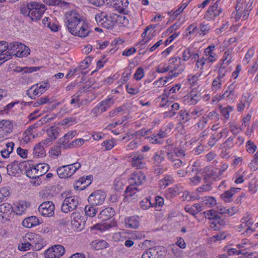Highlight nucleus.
I'll use <instances>...</instances> for the list:
<instances>
[{
  "label": "nucleus",
  "mask_w": 258,
  "mask_h": 258,
  "mask_svg": "<svg viewBox=\"0 0 258 258\" xmlns=\"http://www.w3.org/2000/svg\"><path fill=\"white\" fill-rule=\"evenodd\" d=\"M67 27L73 35L80 37L87 36L90 32L87 25L82 21L80 15L75 10L66 12Z\"/></svg>",
  "instance_id": "f257e3e1"
},
{
  "label": "nucleus",
  "mask_w": 258,
  "mask_h": 258,
  "mask_svg": "<svg viewBox=\"0 0 258 258\" xmlns=\"http://www.w3.org/2000/svg\"><path fill=\"white\" fill-rule=\"evenodd\" d=\"M146 180V176L141 171L134 172L130 178V184L126 189V192L128 196L132 197L139 189L136 186L142 184Z\"/></svg>",
  "instance_id": "f03ea898"
},
{
  "label": "nucleus",
  "mask_w": 258,
  "mask_h": 258,
  "mask_svg": "<svg viewBox=\"0 0 258 258\" xmlns=\"http://www.w3.org/2000/svg\"><path fill=\"white\" fill-rule=\"evenodd\" d=\"M49 169V166L45 163H39L36 165L28 161L25 173L30 178H36L45 174Z\"/></svg>",
  "instance_id": "7ed1b4c3"
},
{
  "label": "nucleus",
  "mask_w": 258,
  "mask_h": 258,
  "mask_svg": "<svg viewBox=\"0 0 258 258\" xmlns=\"http://www.w3.org/2000/svg\"><path fill=\"white\" fill-rule=\"evenodd\" d=\"M113 13L108 16L105 12H98L96 14L95 19L97 24L102 27L109 29L114 27Z\"/></svg>",
  "instance_id": "20e7f679"
},
{
  "label": "nucleus",
  "mask_w": 258,
  "mask_h": 258,
  "mask_svg": "<svg viewBox=\"0 0 258 258\" xmlns=\"http://www.w3.org/2000/svg\"><path fill=\"white\" fill-rule=\"evenodd\" d=\"M28 161L15 160L7 166L8 173L13 176L25 173Z\"/></svg>",
  "instance_id": "39448f33"
},
{
  "label": "nucleus",
  "mask_w": 258,
  "mask_h": 258,
  "mask_svg": "<svg viewBox=\"0 0 258 258\" xmlns=\"http://www.w3.org/2000/svg\"><path fill=\"white\" fill-rule=\"evenodd\" d=\"M80 167L81 164L79 162L63 165L57 169V174L60 178H68L72 176Z\"/></svg>",
  "instance_id": "423d86ee"
},
{
  "label": "nucleus",
  "mask_w": 258,
  "mask_h": 258,
  "mask_svg": "<svg viewBox=\"0 0 258 258\" xmlns=\"http://www.w3.org/2000/svg\"><path fill=\"white\" fill-rule=\"evenodd\" d=\"M30 7L31 8L30 19L32 21H37L40 19L46 10L44 5L36 2H31Z\"/></svg>",
  "instance_id": "0eeeda50"
},
{
  "label": "nucleus",
  "mask_w": 258,
  "mask_h": 258,
  "mask_svg": "<svg viewBox=\"0 0 258 258\" xmlns=\"http://www.w3.org/2000/svg\"><path fill=\"white\" fill-rule=\"evenodd\" d=\"M79 202V199L76 196H71L66 198L61 205V210L63 213H67L72 211L77 207Z\"/></svg>",
  "instance_id": "6e6552de"
},
{
  "label": "nucleus",
  "mask_w": 258,
  "mask_h": 258,
  "mask_svg": "<svg viewBox=\"0 0 258 258\" xmlns=\"http://www.w3.org/2000/svg\"><path fill=\"white\" fill-rule=\"evenodd\" d=\"M128 158L133 167L137 169H142L145 166V157L143 154L133 152L128 155Z\"/></svg>",
  "instance_id": "1a4fd4ad"
},
{
  "label": "nucleus",
  "mask_w": 258,
  "mask_h": 258,
  "mask_svg": "<svg viewBox=\"0 0 258 258\" xmlns=\"http://www.w3.org/2000/svg\"><path fill=\"white\" fill-rule=\"evenodd\" d=\"M106 198L105 192L98 190L92 193L88 197V201L90 205L98 206L102 205Z\"/></svg>",
  "instance_id": "9d476101"
},
{
  "label": "nucleus",
  "mask_w": 258,
  "mask_h": 258,
  "mask_svg": "<svg viewBox=\"0 0 258 258\" xmlns=\"http://www.w3.org/2000/svg\"><path fill=\"white\" fill-rule=\"evenodd\" d=\"M55 206L51 201L42 203L38 208L40 214L45 217H51L54 214Z\"/></svg>",
  "instance_id": "9b49d317"
},
{
  "label": "nucleus",
  "mask_w": 258,
  "mask_h": 258,
  "mask_svg": "<svg viewBox=\"0 0 258 258\" xmlns=\"http://www.w3.org/2000/svg\"><path fill=\"white\" fill-rule=\"evenodd\" d=\"M164 257V251L159 246L149 248L143 253L142 256V258H163Z\"/></svg>",
  "instance_id": "f8f14e48"
},
{
  "label": "nucleus",
  "mask_w": 258,
  "mask_h": 258,
  "mask_svg": "<svg viewBox=\"0 0 258 258\" xmlns=\"http://www.w3.org/2000/svg\"><path fill=\"white\" fill-rule=\"evenodd\" d=\"M13 123L9 120L0 121V138H6L12 132Z\"/></svg>",
  "instance_id": "ddd939ff"
},
{
  "label": "nucleus",
  "mask_w": 258,
  "mask_h": 258,
  "mask_svg": "<svg viewBox=\"0 0 258 258\" xmlns=\"http://www.w3.org/2000/svg\"><path fill=\"white\" fill-rule=\"evenodd\" d=\"M222 12V9L219 7L218 2L217 1L206 12L205 18L208 20L215 19L219 16Z\"/></svg>",
  "instance_id": "4468645a"
},
{
  "label": "nucleus",
  "mask_w": 258,
  "mask_h": 258,
  "mask_svg": "<svg viewBox=\"0 0 258 258\" xmlns=\"http://www.w3.org/2000/svg\"><path fill=\"white\" fill-rule=\"evenodd\" d=\"M229 223V219L227 218H222L218 215L214 221H211L210 226L214 230H218L224 227Z\"/></svg>",
  "instance_id": "2eb2a0df"
},
{
  "label": "nucleus",
  "mask_w": 258,
  "mask_h": 258,
  "mask_svg": "<svg viewBox=\"0 0 258 258\" xmlns=\"http://www.w3.org/2000/svg\"><path fill=\"white\" fill-rule=\"evenodd\" d=\"M14 212L12 206L8 203L0 205V219L7 220L9 215Z\"/></svg>",
  "instance_id": "dca6fc26"
},
{
  "label": "nucleus",
  "mask_w": 258,
  "mask_h": 258,
  "mask_svg": "<svg viewBox=\"0 0 258 258\" xmlns=\"http://www.w3.org/2000/svg\"><path fill=\"white\" fill-rule=\"evenodd\" d=\"M49 143V139H46L35 145L34 148V155L37 157H43L45 156L46 153L44 146Z\"/></svg>",
  "instance_id": "f3484780"
},
{
  "label": "nucleus",
  "mask_w": 258,
  "mask_h": 258,
  "mask_svg": "<svg viewBox=\"0 0 258 258\" xmlns=\"http://www.w3.org/2000/svg\"><path fill=\"white\" fill-rule=\"evenodd\" d=\"M77 135L75 131H72L68 132L63 137L59 140V144L62 146L63 148H71V143L69 141L72 139Z\"/></svg>",
  "instance_id": "a211bd4d"
},
{
  "label": "nucleus",
  "mask_w": 258,
  "mask_h": 258,
  "mask_svg": "<svg viewBox=\"0 0 258 258\" xmlns=\"http://www.w3.org/2000/svg\"><path fill=\"white\" fill-rule=\"evenodd\" d=\"M72 217H73V219L71 220L72 226L78 231L81 230L84 226V221L83 218H81L79 213L73 212Z\"/></svg>",
  "instance_id": "6ab92c4d"
},
{
  "label": "nucleus",
  "mask_w": 258,
  "mask_h": 258,
  "mask_svg": "<svg viewBox=\"0 0 258 258\" xmlns=\"http://www.w3.org/2000/svg\"><path fill=\"white\" fill-rule=\"evenodd\" d=\"M6 50H8V44L6 41L0 42V65L5 61L11 58V55L8 54L7 52L4 53Z\"/></svg>",
  "instance_id": "aec40b11"
},
{
  "label": "nucleus",
  "mask_w": 258,
  "mask_h": 258,
  "mask_svg": "<svg viewBox=\"0 0 258 258\" xmlns=\"http://www.w3.org/2000/svg\"><path fill=\"white\" fill-rule=\"evenodd\" d=\"M251 95L249 93H246L242 95L240 102L237 104V109L238 111H241L246 107H248L251 102Z\"/></svg>",
  "instance_id": "412c9836"
},
{
  "label": "nucleus",
  "mask_w": 258,
  "mask_h": 258,
  "mask_svg": "<svg viewBox=\"0 0 258 258\" xmlns=\"http://www.w3.org/2000/svg\"><path fill=\"white\" fill-rule=\"evenodd\" d=\"M115 213V211L113 208L108 207L100 212L98 217L101 221H105L112 218L114 216Z\"/></svg>",
  "instance_id": "4be33fe9"
},
{
  "label": "nucleus",
  "mask_w": 258,
  "mask_h": 258,
  "mask_svg": "<svg viewBox=\"0 0 258 258\" xmlns=\"http://www.w3.org/2000/svg\"><path fill=\"white\" fill-rule=\"evenodd\" d=\"M140 219L138 216H131L124 219L125 227L128 228H137L139 226Z\"/></svg>",
  "instance_id": "5701e85b"
},
{
  "label": "nucleus",
  "mask_w": 258,
  "mask_h": 258,
  "mask_svg": "<svg viewBox=\"0 0 258 258\" xmlns=\"http://www.w3.org/2000/svg\"><path fill=\"white\" fill-rule=\"evenodd\" d=\"M166 135L165 131L160 130L157 134L148 137V139L152 144H161L163 143V139L166 137Z\"/></svg>",
  "instance_id": "b1692460"
},
{
  "label": "nucleus",
  "mask_w": 258,
  "mask_h": 258,
  "mask_svg": "<svg viewBox=\"0 0 258 258\" xmlns=\"http://www.w3.org/2000/svg\"><path fill=\"white\" fill-rule=\"evenodd\" d=\"M215 48V45H211L205 49L204 53L207 57L208 62H213L217 59V55L214 52Z\"/></svg>",
  "instance_id": "393cba45"
},
{
  "label": "nucleus",
  "mask_w": 258,
  "mask_h": 258,
  "mask_svg": "<svg viewBox=\"0 0 258 258\" xmlns=\"http://www.w3.org/2000/svg\"><path fill=\"white\" fill-rule=\"evenodd\" d=\"M30 206V203L29 202L24 201H21L18 203L14 212H16L17 215H22Z\"/></svg>",
  "instance_id": "a878e982"
},
{
  "label": "nucleus",
  "mask_w": 258,
  "mask_h": 258,
  "mask_svg": "<svg viewBox=\"0 0 258 258\" xmlns=\"http://www.w3.org/2000/svg\"><path fill=\"white\" fill-rule=\"evenodd\" d=\"M240 189L239 188L231 187L230 190L225 191L221 195V198L227 203H229L232 201V197L234 194L237 192Z\"/></svg>",
  "instance_id": "bb28decb"
},
{
  "label": "nucleus",
  "mask_w": 258,
  "mask_h": 258,
  "mask_svg": "<svg viewBox=\"0 0 258 258\" xmlns=\"http://www.w3.org/2000/svg\"><path fill=\"white\" fill-rule=\"evenodd\" d=\"M114 104V101L112 97L108 98L103 100L98 104L99 108L100 109V113L106 111Z\"/></svg>",
  "instance_id": "cd10ccee"
},
{
  "label": "nucleus",
  "mask_w": 258,
  "mask_h": 258,
  "mask_svg": "<svg viewBox=\"0 0 258 258\" xmlns=\"http://www.w3.org/2000/svg\"><path fill=\"white\" fill-rule=\"evenodd\" d=\"M17 48V52L16 55L17 57H23L27 56L30 54V50L29 47L22 43H19Z\"/></svg>",
  "instance_id": "c85d7f7f"
},
{
  "label": "nucleus",
  "mask_w": 258,
  "mask_h": 258,
  "mask_svg": "<svg viewBox=\"0 0 258 258\" xmlns=\"http://www.w3.org/2000/svg\"><path fill=\"white\" fill-rule=\"evenodd\" d=\"M22 224L26 228H31L39 224V221L36 217L30 216L25 218L23 220Z\"/></svg>",
  "instance_id": "c756f323"
},
{
  "label": "nucleus",
  "mask_w": 258,
  "mask_h": 258,
  "mask_svg": "<svg viewBox=\"0 0 258 258\" xmlns=\"http://www.w3.org/2000/svg\"><path fill=\"white\" fill-rule=\"evenodd\" d=\"M184 209L187 212L191 214L192 215H196L203 210V206L200 203L195 204L191 206H186Z\"/></svg>",
  "instance_id": "7c9ffc66"
},
{
  "label": "nucleus",
  "mask_w": 258,
  "mask_h": 258,
  "mask_svg": "<svg viewBox=\"0 0 258 258\" xmlns=\"http://www.w3.org/2000/svg\"><path fill=\"white\" fill-rule=\"evenodd\" d=\"M60 128L58 127L53 126L50 127L47 131V134L49 137L50 142L52 141L55 140L58 137Z\"/></svg>",
  "instance_id": "2f4dec72"
},
{
  "label": "nucleus",
  "mask_w": 258,
  "mask_h": 258,
  "mask_svg": "<svg viewBox=\"0 0 258 258\" xmlns=\"http://www.w3.org/2000/svg\"><path fill=\"white\" fill-rule=\"evenodd\" d=\"M202 200L203 201L200 204L203 206V209L205 207H213L217 204L216 199L212 197L206 196Z\"/></svg>",
  "instance_id": "473e14b6"
},
{
  "label": "nucleus",
  "mask_w": 258,
  "mask_h": 258,
  "mask_svg": "<svg viewBox=\"0 0 258 258\" xmlns=\"http://www.w3.org/2000/svg\"><path fill=\"white\" fill-rule=\"evenodd\" d=\"M178 197L183 201H192L199 198L198 195H192L188 191L178 192Z\"/></svg>",
  "instance_id": "72a5a7b5"
},
{
  "label": "nucleus",
  "mask_w": 258,
  "mask_h": 258,
  "mask_svg": "<svg viewBox=\"0 0 258 258\" xmlns=\"http://www.w3.org/2000/svg\"><path fill=\"white\" fill-rule=\"evenodd\" d=\"M14 143L13 142L8 143L6 145V148L1 150V153L2 156L4 158H7L9 157L10 154L13 152L14 150Z\"/></svg>",
  "instance_id": "f704fd0d"
},
{
  "label": "nucleus",
  "mask_w": 258,
  "mask_h": 258,
  "mask_svg": "<svg viewBox=\"0 0 258 258\" xmlns=\"http://www.w3.org/2000/svg\"><path fill=\"white\" fill-rule=\"evenodd\" d=\"M238 210L235 207H232L229 209H226L225 207L218 208L217 213L221 215L227 214L229 216H232L237 213Z\"/></svg>",
  "instance_id": "c9c22d12"
},
{
  "label": "nucleus",
  "mask_w": 258,
  "mask_h": 258,
  "mask_svg": "<svg viewBox=\"0 0 258 258\" xmlns=\"http://www.w3.org/2000/svg\"><path fill=\"white\" fill-rule=\"evenodd\" d=\"M176 68L174 67V70H171L169 73L168 76L166 80H164L163 78H160L157 81L154 82V84L160 86H164L167 82V80L171 79L173 76H175L176 73L175 72Z\"/></svg>",
  "instance_id": "e433bc0d"
},
{
  "label": "nucleus",
  "mask_w": 258,
  "mask_h": 258,
  "mask_svg": "<svg viewBox=\"0 0 258 258\" xmlns=\"http://www.w3.org/2000/svg\"><path fill=\"white\" fill-rule=\"evenodd\" d=\"M26 94L31 99H35L37 96L42 94L38 88L34 85L27 90Z\"/></svg>",
  "instance_id": "4c0bfd02"
},
{
  "label": "nucleus",
  "mask_w": 258,
  "mask_h": 258,
  "mask_svg": "<svg viewBox=\"0 0 258 258\" xmlns=\"http://www.w3.org/2000/svg\"><path fill=\"white\" fill-rule=\"evenodd\" d=\"M211 29V26L209 24H206L204 22L201 23L198 26L197 32L200 35H205L208 34Z\"/></svg>",
  "instance_id": "58836bf2"
},
{
  "label": "nucleus",
  "mask_w": 258,
  "mask_h": 258,
  "mask_svg": "<svg viewBox=\"0 0 258 258\" xmlns=\"http://www.w3.org/2000/svg\"><path fill=\"white\" fill-rule=\"evenodd\" d=\"M108 243L105 240H95L91 243V247L95 249L106 248Z\"/></svg>",
  "instance_id": "ea45409f"
},
{
  "label": "nucleus",
  "mask_w": 258,
  "mask_h": 258,
  "mask_svg": "<svg viewBox=\"0 0 258 258\" xmlns=\"http://www.w3.org/2000/svg\"><path fill=\"white\" fill-rule=\"evenodd\" d=\"M116 226V222L114 221H112L110 223H105L104 224L102 225H96L93 226L94 228H96L97 229H99V230L101 231H103L105 230H108L110 229L111 228H112L113 227H115Z\"/></svg>",
  "instance_id": "a19ab883"
},
{
  "label": "nucleus",
  "mask_w": 258,
  "mask_h": 258,
  "mask_svg": "<svg viewBox=\"0 0 258 258\" xmlns=\"http://www.w3.org/2000/svg\"><path fill=\"white\" fill-rule=\"evenodd\" d=\"M19 42H14L10 43L8 45V50L7 51L8 54L11 55V57L12 55H16L17 52V46H19Z\"/></svg>",
  "instance_id": "79ce46f5"
},
{
  "label": "nucleus",
  "mask_w": 258,
  "mask_h": 258,
  "mask_svg": "<svg viewBox=\"0 0 258 258\" xmlns=\"http://www.w3.org/2000/svg\"><path fill=\"white\" fill-rule=\"evenodd\" d=\"M151 198H145L140 202V207L143 210H147L150 207H153L154 204L151 202Z\"/></svg>",
  "instance_id": "37998d69"
},
{
  "label": "nucleus",
  "mask_w": 258,
  "mask_h": 258,
  "mask_svg": "<svg viewBox=\"0 0 258 258\" xmlns=\"http://www.w3.org/2000/svg\"><path fill=\"white\" fill-rule=\"evenodd\" d=\"M54 251L56 258L62 256L65 252L64 248L61 245H55L51 247Z\"/></svg>",
  "instance_id": "c03bdc74"
},
{
  "label": "nucleus",
  "mask_w": 258,
  "mask_h": 258,
  "mask_svg": "<svg viewBox=\"0 0 258 258\" xmlns=\"http://www.w3.org/2000/svg\"><path fill=\"white\" fill-rule=\"evenodd\" d=\"M95 205H87L85 207V211L87 216L93 217L95 216L97 213V209H96L94 206Z\"/></svg>",
  "instance_id": "a18cd8bd"
},
{
  "label": "nucleus",
  "mask_w": 258,
  "mask_h": 258,
  "mask_svg": "<svg viewBox=\"0 0 258 258\" xmlns=\"http://www.w3.org/2000/svg\"><path fill=\"white\" fill-rule=\"evenodd\" d=\"M113 17L114 18V24L115 23H119L125 25L128 23V19L125 16L118 15L113 13Z\"/></svg>",
  "instance_id": "49530a36"
},
{
  "label": "nucleus",
  "mask_w": 258,
  "mask_h": 258,
  "mask_svg": "<svg viewBox=\"0 0 258 258\" xmlns=\"http://www.w3.org/2000/svg\"><path fill=\"white\" fill-rule=\"evenodd\" d=\"M128 5L127 0H121L119 3H115L113 5L118 8L119 11L123 12Z\"/></svg>",
  "instance_id": "de8ad7c7"
},
{
  "label": "nucleus",
  "mask_w": 258,
  "mask_h": 258,
  "mask_svg": "<svg viewBox=\"0 0 258 258\" xmlns=\"http://www.w3.org/2000/svg\"><path fill=\"white\" fill-rule=\"evenodd\" d=\"M189 114L185 110H181L178 115V121H180V123H184L189 119Z\"/></svg>",
  "instance_id": "09e8293b"
},
{
  "label": "nucleus",
  "mask_w": 258,
  "mask_h": 258,
  "mask_svg": "<svg viewBox=\"0 0 258 258\" xmlns=\"http://www.w3.org/2000/svg\"><path fill=\"white\" fill-rule=\"evenodd\" d=\"M204 214L206 218L210 219L211 221H214L218 215L213 210L206 211L204 212Z\"/></svg>",
  "instance_id": "8fccbe9b"
},
{
  "label": "nucleus",
  "mask_w": 258,
  "mask_h": 258,
  "mask_svg": "<svg viewBox=\"0 0 258 258\" xmlns=\"http://www.w3.org/2000/svg\"><path fill=\"white\" fill-rule=\"evenodd\" d=\"M172 183V179L169 176H167L159 181V186L160 188H164Z\"/></svg>",
  "instance_id": "3c124183"
},
{
  "label": "nucleus",
  "mask_w": 258,
  "mask_h": 258,
  "mask_svg": "<svg viewBox=\"0 0 258 258\" xmlns=\"http://www.w3.org/2000/svg\"><path fill=\"white\" fill-rule=\"evenodd\" d=\"M234 137H229L222 144V147L225 150L229 149L234 145Z\"/></svg>",
  "instance_id": "603ef678"
},
{
  "label": "nucleus",
  "mask_w": 258,
  "mask_h": 258,
  "mask_svg": "<svg viewBox=\"0 0 258 258\" xmlns=\"http://www.w3.org/2000/svg\"><path fill=\"white\" fill-rule=\"evenodd\" d=\"M247 151L249 153H253L256 150L257 147L253 142L249 140L246 144Z\"/></svg>",
  "instance_id": "864d4df0"
},
{
  "label": "nucleus",
  "mask_w": 258,
  "mask_h": 258,
  "mask_svg": "<svg viewBox=\"0 0 258 258\" xmlns=\"http://www.w3.org/2000/svg\"><path fill=\"white\" fill-rule=\"evenodd\" d=\"M62 147L61 145L59 146H53L50 151V153L51 155H53L54 156H58L61 154V148Z\"/></svg>",
  "instance_id": "5fc2aeb1"
},
{
  "label": "nucleus",
  "mask_w": 258,
  "mask_h": 258,
  "mask_svg": "<svg viewBox=\"0 0 258 258\" xmlns=\"http://www.w3.org/2000/svg\"><path fill=\"white\" fill-rule=\"evenodd\" d=\"M233 110V107L231 106H228L221 109V113L222 115L227 119L229 118V113Z\"/></svg>",
  "instance_id": "6e6d98bb"
},
{
  "label": "nucleus",
  "mask_w": 258,
  "mask_h": 258,
  "mask_svg": "<svg viewBox=\"0 0 258 258\" xmlns=\"http://www.w3.org/2000/svg\"><path fill=\"white\" fill-rule=\"evenodd\" d=\"M222 80L220 79L216 78L212 83V90L217 91L221 87Z\"/></svg>",
  "instance_id": "4d7b16f0"
},
{
  "label": "nucleus",
  "mask_w": 258,
  "mask_h": 258,
  "mask_svg": "<svg viewBox=\"0 0 258 258\" xmlns=\"http://www.w3.org/2000/svg\"><path fill=\"white\" fill-rule=\"evenodd\" d=\"M183 102L185 104L189 105L196 104V100L193 99L190 94H187L183 98Z\"/></svg>",
  "instance_id": "13d9d810"
},
{
  "label": "nucleus",
  "mask_w": 258,
  "mask_h": 258,
  "mask_svg": "<svg viewBox=\"0 0 258 258\" xmlns=\"http://www.w3.org/2000/svg\"><path fill=\"white\" fill-rule=\"evenodd\" d=\"M30 3L27 4L26 6L21 8V13L25 16H28L30 18V11L31 8H30Z\"/></svg>",
  "instance_id": "bf43d9fd"
},
{
  "label": "nucleus",
  "mask_w": 258,
  "mask_h": 258,
  "mask_svg": "<svg viewBox=\"0 0 258 258\" xmlns=\"http://www.w3.org/2000/svg\"><path fill=\"white\" fill-rule=\"evenodd\" d=\"M34 241L31 243L29 242H25L24 243H22L19 244L18 248L21 251H26L30 249V247L33 246V244Z\"/></svg>",
  "instance_id": "052dcab7"
},
{
  "label": "nucleus",
  "mask_w": 258,
  "mask_h": 258,
  "mask_svg": "<svg viewBox=\"0 0 258 258\" xmlns=\"http://www.w3.org/2000/svg\"><path fill=\"white\" fill-rule=\"evenodd\" d=\"M92 58L90 57L86 58L79 67V70H84L87 68L91 63Z\"/></svg>",
  "instance_id": "680f3d73"
},
{
  "label": "nucleus",
  "mask_w": 258,
  "mask_h": 258,
  "mask_svg": "<svg viewBox=\"0 0 258 258\" xmlns=\"http://www.w3.org/2000/svg\"><path fill=\"white\" fill-rule=\"evenodd\" d=\"M125 87L127 93L132 95H136L140 92L139 88L130 87L128 84H126Z\"/></svg>",
  "instance_id": "e2e57ef3"
},
{
  "label": "nucleus",
  "mask_w": 258,
  "mask_h": 258,
  "mask_svg": "<svg viewBox=\"0 0 258 258\" xmlns=\"http://www.w3.org/2000/svg\"><path fill=\"white\" fill-rule=\"evenodd\" d=\"M144 76V70L142 68H139L134 74V77L136 80H140L143 78Z\"/></svg>",
  "instance_id": "0e129e2a"
},
{
  "label": "nucleus",
  "mask_w": 258,
  "mask_h": 258,
  "mask_svg": "<svg viewBox=\"0 0 258 258\" xmlns=\"http://www.w3.org/2000/svg\"><path fill=\"white\" fill-rule=\"evenodd\" d=\"M139 144L140 141L139 140H134L127 145L126 146V150H130L135 149L138 146Z\"/></svg>",
  "instance_id": "69168bd1"
},
{
  "label": "nucleus",
  "mask_w": 258,
  "mask_h": 258,
  "mask_svg": "<svg viewBox=\"0 0 258 258\" xmlns=\"http://www.w3.org/2000/svg\"><path fill=\"white\" fill-rule=\"evenodd\" d=\"M124 234L121 232H116L113 235V239L115 241H123L125 239Z\"/></svg>",
  "instance_id": "338daca9"
},
{
  "label": "nucleus",
  "mask_w": 258,
  "mask_h": 258,
  "mask_svg": "<svg viewBox=\"0 0 258 258\" xmlns=\"http://www.w3.org/2000/svg\"><path fill=\"white\" fill-rule=\"evenodd\" d=\"M249 167L251 168L255 167L258 165V151L254 155L252 160L249 164Z\"/></svg>",
  "instance_id": "774afa93"
}]
</instances>
